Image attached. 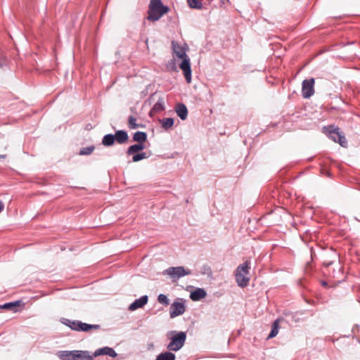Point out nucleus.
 I'll return each mask as SVG.
<instances>
[{
  "instance_id": "7ed1b4c3",
  "label": "nucleus",
  "mask_w": 360,
  "mask_h": 360,
  "mask_svg": "<svg viewBox=\"0 0 360 360\" xmlns=\"http://www.w3.org/2000/svg\"><path fill=\"white\" fill-rule=\"evenodd\" d=\"M250 269V262L246 261L242 264H240L235 272L236 281L238 286L241 288L246 287L250 281L248 275Z\"/></svg>"
},
{
  "instance_id": "f3484780",
  "label": "nucleus",
  "mask_w": 360,
  "mask_h": 360,
  "mask_svg": "<svg viewBox=\"0 0 360 360\" xmlns=\"http://www.w3.org/2000/svg\"><path fill=\"white\" fill-rule=\"evenodd\" d=\"M160 123L165 130H168L173 127L174 119L171 117L163 118L160 120Z\"/></svg>"
},
{
  "instance_id": "2f4dec72",
  "label": "nucleus",
  "mask_w": 360,
  "mask_h": 360,
  "mask_svg": "<svg viewBox=\"0 0 360 360\" xmlns=\"http://www.w3.org/2000/svg\"><path fill=\"white\" fill-rule=\"evenodd\" d=\"M0 158H5V155H1Z\"/></svg>"
},
{
  "instance_id": "9d476101",
  "label": "nucleus",
  "mask_w": 360,
  "mask_h": 360,
  "mask_svg": "<svg viewBox=\"0 0 360 360\" xmlns=\"http://www.w3.org/2000/svg\"><path fill=\"white\" fill-rule=\"evenodd\" d=\"M93 354L94 358L100 355H108L109 356L111 357L117 356V353L115 352V351L112 348L108 347H104L98 349L95 351V352Z\"/></svg>"
},
{
  "instance_id": "ddd939ff",
  "label": "nucleus",
  "mask_w": 360,
  "mask_h": 360,
  "mask_svg": "<svg viewBox=\"0 0 360 360\" xmlns=\"http://www.w3.org/2000/svg\"><path fill=\"white\" fill-rule=\"evenodd\" d=\"M207 295L205 290L202 288H198L190 294V298L193 301H199Z\"/></svg>"
},
{
  "instance_id": "393cba45",
  "label": "nucleus",
  "mask_w": 360,
  "mask_h": 360,
  "mask_svg": "<svg viewBox=\"0 0 360 360\" xmlns=\"http://www.w3.org/2000/svg\"><path fill=\"white\" fill-rule=\"evenodd\" d=\"M158 301L159 303L167 306L169 304V300L167 295L164 294H160L158 297Z\"/></svg>"
},
{
  "instance_id": "f257e3e1",
  "label": "nucleus",
  "mask_w": 360,
  "mask_h": 360,
  "mask_svg": "<svg viewBox=\"0 0 360 360\" xmlns=\"http://www.w3.org/2000/svg\"><path fill=\"white\" fill-rule=\"evenodd\" d=\"M172 50L174 53L179 58L182 59V62L179 64L180 69L183 71L187 83L191 82V68L190 58L186 53L184 48L181 46L177 42L173 41L172 42Z\"/></svg>"
},
{
  "instance_id": "b1692460",
  "label": "nucleus",
  "mask_w": 360,
  "mask_h": 360,
  "mask_svg": "<svg viewBox=\"0 0 360 360\" xmlns=\"http://www.w3.org/2000/svg\"><path fill=\"white\" fill-rule=\"evenodd\" d=\"M278 321H276L274 322L271 333L268 335V338H267L268 339L274 338L278 334Z\"/></svg>"
},
{
  "instance_id": "f8f14e48",
  "label": "nucleus",
  "mask_w": 360,
  "mask_h": 360,
  "mask_svg": "<svg viewBox=\"0 0 360 360\" xmlns=\"http://www.w3.org/2000/svg\"><path fill=\"white\" fill-rule=\"evenodd\" d=\"M94 354L89 351L75 350V360H94Z\"/></svg>"
},
{
  "instance_id": "5701e85b",
  "label": "nucleus",
  "mask_w": 360,
  "mask_h": 360,
  "mask_svg": "<svg viewBox=\"0 0 360 360\" xmlns=\"http://www.w3.org/2000/svg\"><path fill=\"white\" fill-rule=\"evenodd\" d=\"M20 305V302L16 301L14 302H8L6 303L3 305L0 306L1 309H8V310H13L15 311V309Z\"/></svg>"
},
{
  "instance_id": "dca6fc26",
  "label": "nucleus",
  "mask_w": 360,
  "mask_h": 360,
  "mask_svg": "<svg viewBox=\"0 0 360 360\" xmlns=\"http://www.w3.org/2000/svg\"><path fill=\"white\" fill-rule=\"evenodd\" d=\"M176 112L182 120H185L187 118L188 110L184 104H178L176 108Z\"/></svg>"
},
{
  "instance_id": "a211bd4d",
  "label": "nucleus",
  "mask_w": 360,
  "mask_h": 360,
  "mask_svg": "<svg viewBox=\"0 0 360 360\" xmlns=\"http://www.w3.org/2000/svg\"><path fill=\"white\" fill-rule=\"evenodd\" d=\"M145 148V144L143 143H138L129 147L127 150V154L131 155L138 151L142 150Z\"/></svg>"
},
{
  "instance_id": "423d86ee",
  "label": "nucleus",
  "mask_w": 360,
  "mask_h": 360,
  "mask_svg": "<svg viewBox=\"0 0 360 360\" xmlns=\"http://www.w3.org/2000/svg\"><path fill=\"white\" fill-rule=\"evenodd\" d=\"M163 274L170 276L172 278L178 279L182 276L190 275L191 271L183 266H177L169 267L165 270Z\"/></svg>"
},
{
  "instance_id": "cd10ccee",
  "label": "nucleus",
  "mask_w": 360,
  "mask_h": 360,
  "mask_svg": "<svg viewBox=\"0 0 360 360\" xmlns=\"http://www.w3.org/2000/svg\"><path fill=\"white\" fill-rule=\"evenodd\" d=\"M188 5L193 8H200L201 4L198 0H188Z\"/></svg>"
},
{
  "instance_id": "9b49d317",
  "label": "nucleus",
  "mask_w": 360,
  "mask_h": 360,
  "mask_svg": "<svg viewBox=\"0 0 360 360\" xmlns=\"http://www.w3.org/2000/svg\"><path fill=\"white\" fill-rule=\"evenodd\" d=\"M148 301V296L143 295V296L141 297L140 298L136 300L134 302H132L129 307V310L134 311L139 308H141L145 304H147Z\"/></svg>"
},
{
  "instance_id": "bb28decb",
  "label": "nucleus",
  "mask_w": 360,
  "mask_h": 360,
  "mask_svg": "<svg viewBox=\"0 0 360 360\" xmlns=\"http://www.w3.org/2000/svg\"><path fill=\"white\" fill-rule=\"evenodd\" d=\"M147 158H148V156L146 155V153H138V154L134 155L132 157V161L133 162H139V161H140L143 159H146Z\"/></svg>"
},
{
  "instance_id": "6ab92c4d",
  "label": "nucleus",
  "mask_w": 360,
  "mask_h": 360,
  "mask_svg": "<svg viewBox=\"0 0 360 360\" xmlns=\"http://www.w3.org/2000/svg\"><path fill=\"white\" fill-rule=\"evenodd\" d=\"M176 356L170 352H165L157 356L155 360H175Z\"/></svg>"
},
{
  "instance_id": "4be33fe9",
  "label": "nucleus",
  "mask_w": 360,
  "mask_h": 360,
  "mask_svg": "<svg viewBox=\"0 0 360 360\" xmlns=\"http://www.w3.org/2000/svg\"><path fill=\"white\" fill-rule=\"evenodd\" d=\"M115 143V136L109 134L103 136L102 143L105 146H110Z\"/></svg>"
},
{
  "instance_id": "1a4fd4ad",
  "label": "nucleus",
  "mask_w": 360,
  "mask_h": 360,
  "mask_svg": "<svg viewBox=\"0 0 360 360\" xmlns=\"http://www.w3.org/2000/svg\"><path fill=\"white\" fill-rule=\"evenodd\" d=\"M186 311V306L182 300L174 301L169 308V316L172 319L183 314Z\"/></svg>"
},
{
  "instance_id": "39448f33",
  "label": "nucleus",
  "mask_w": 360,
  "mask_h": 360,
  "mask_svg": "<svg viewBox=\"0 0 360 360\" xmlns=\"http://www.w3.org/2000/svg\"><path fill=\"white\" fill-rule=\"evenodd\" d=\"M63 323L70 327L72 330L77 331H89V330H98L100 328V325L98 324H88L86 323H82L79 321H70L69 319H64Z\"/></svg>"
},
{
  "instance_id": "0eeeda50",
  "label": "nucleus",
  "mask_w": 360,
  "mask_h": 360,
  "mask_svg": "<svg viewBox=\"0 0 360 360\" xmlns=\"http://www.w3.org/2000/svg\"><path fill=\"white\" fill-rule=\"evenodd\" d=\"M330 139L333 141L339 143L342 146H345L347 142L345 137L342 135L338 128L333 126H330L327 128Z\"/></svg>"
},
{
  "instance_id": "a878e982",
  "label": "nucleus",
  "mask_w": 360,
  "mask_h": 360,
  "mask_svg": "<svg viewBox=\"0 0 360 360\" xmlns=\"http://www.w3.org/2000/svg\"><path fill=\"white\" fill-rule=\"evenodd\" d=\"M129 126L131 129H136L141 127L136 123V119L133 116L129 117Z\"/></svg>"
},
{
  "instance_id": "4468645a",
  "label": "nucleus",
  "mask_w": 360,
  "mask_h": 360,
  "mask_svg": "<svg viewBox=\"0 0 360 360\" xmlns=\"http://www.w3.org/2000/svg\"><path fill=\"white\" fill-rule=\"evenodd\" d=\"M115 141H116L118 143L122 144L128 140V134L124 130H118L115 132Z\"/></svg>"
},
{
  "instance_id": "aec40b11",
  "label": "nucleus",
  "mask_w": 360,
  "mask_h": 360,
  "mask_svg": "<svg viewBox=\"0 0 360 360\" xmlns=\"http://www.w3.org/2000/svg\"><path fill=\"white\" fill-rule=\"evenodd\" d=\"M147 134L143 131H136L134 134L133 140L139 143H143L146 141Z\"/></svg>"
},
{
  "instance_id": "20e7f679",
  "label": "nucleus",
  "mask_w": 360,
  "mask_h": 360,
  "mask_svg": "<svg viewBox=\"0 0 360 360\" xmlns=\"http://www.w3.org/2000/svg\"><path fill=\"white\" fill-rule=\"evenodd\" d=\"M170 342L167 346L169 351L177 352L184 346L186 335L184 332L171 331Z\"/></svg>"
},
{
  "instance_id": "2eb2a0df",
  "label": "nucleus",
  "mask_w": 360,
  "mask_h": 360,
  "mask_svg": "<svg viewBox=\"0 0 360 360\" xmlns=\"http://www.w3.org/2000/svg\"><path fill=\"white\" fill-rule=\"evenodd\" d=\"M57 356L60 360H75V350L72 351H59Z\"/></svg>"
},
{
  "instance_id": "f03ea898",
  "label": "nucleus",
  "mask_w": 360,
  "mask_h": 360,
  "mask_svg": "<svg viewBox=\"0 0 360 360\" xmlns=\"http://www.w3.org/2000/svg\"><path fill=\"white\" fill-rule=\"evenodd\" d=\"M168 11V7L164 6L161 0H150L148 19L150 21H157Z\"/></svg>"
},
{
  "instance_id": "412c9836",
  "label": "nucleus",
  "mask_w": 360,
  "mask_h": 360,
  "mask_svg": "<svg viewBox=\"0 0 360 360\" xmlns=\"http://www.w3.org/2000/svg\"><path fill=\"white\" fill-rule=\"evenodd\" d=\"M165 109V101L163 98H160L157 103L153 105L152 111L158 112Z\"/></svg>"
},
{
  "instance_id": "c85d7f7f",
  "label": "nucleus",
  "mask_w": 360,
  "mask_h": 360,
  "mask_svg": "<svg viewBox=\"0 0 360 360\" xmlns=\"http://www.w3.org/2000/svg\"><path fill=\"white\" fill-rule=\"evenodd\" d=\"M94 149V147L83 148L80 150L79 154L82 155H89V154H91L93 152Z\"/></svg>"
},
{
  "instance_id": "6e6552de",
  "label": "nucleus",
  "mask_w": 360,
  "mask_h": 360,
  "mask_svg": "<svg viewBox=\"0 0 360 360\" xmlns=\"http://www.w3.org/2000/svg\"><path fill=\"white\" fill-rule=\"evenodd\" d=\"M314 79H304L302 84V94L304 98H309L314 94Z\"/></svg>"
},
{
  "instance_id": "c756f323",
  "label": "nucleus",
  "mask_w": 360,
  "mask_h": 360,
  "mask_svg": "<svg viewBox=\"0 0 360 360\" xmlns=\"http://www.w3.org/2000/svg\"><path fill=\"white\" fill-rule=\"evenodd\" d=\"M4 209V205L2 201L0 200V213L3 211Z\"/></svg>"
},
{
  "instance_id": "7c9ffc66",
  "label": "nucleus",
  "mask_w": 360,
  "mask_h": 360,
  "mask_svg": "<svg viewBox=\"0 0 360 360\" xmlns=\"http://www.w3.org/2000/svg\"><path fill=\"white\" fill-rule=\"evenodd\" d=\"M322 284H323V285H326V282H323V283H322Z\"/></svg>"
}]
</instances>
